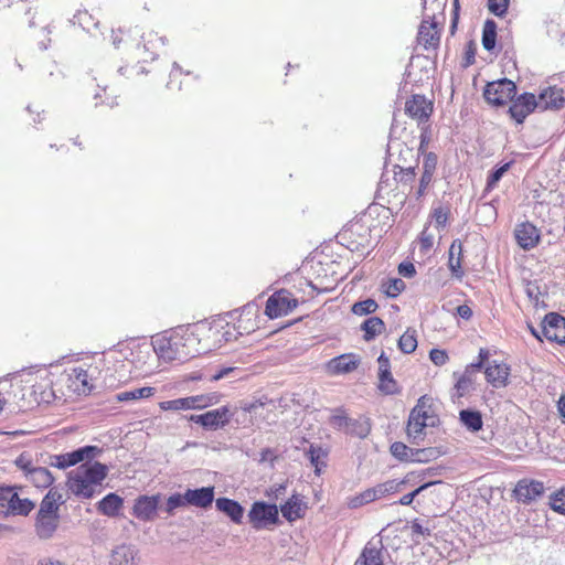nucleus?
<instances>
[{
  "label": "nucleus",
  "instance_id": "obj_1",
  "mask_svg": "<svg viewBox=\"0 0 565 565\" xmlns=\"http://www.w3.org/2000/svg\"><path fill=\"white\" fill-rule=\"evenodd\" d=\"M153 350L164 361H186L200 354V341L189 328H179L170 335L157 337L153 340Z\"/></svg>",
  "mask_w": 565,
  "mask_h": 565
},
{
  "label": "nucleus",
  "instance_id": "obj_2",
  "mask_svg": "<svg viewBox=\"0 0 565 565\" xmlns=\"http://www.w3.org/2000/svg\"><path fill=\"white\" fill-rule=\"evenodd\" d=\"M108 467L98 461L78 466L68 475V489L82 499H89L99 492V487L106 479Z\"/></svg>",
  "mask_w": 565,
  "mask_h": 565
},
{
  "label": "nucleus",
  "instance_id": "obj_3",
  "mask_svg": "<svg viewBox=\"0 0 565 565\" xmlns=\"http://www.w3.org/2000/svg\"><path fill=\"white\" fill-rule=\"evenodd\" d=\"M435 424V416L426 409V397L418 399L416 406L412 409L407 423V435L414 443L422 439L424 429Z\"/></svg>",
  "mask_w": 565,
  "mask_h": 565
},
{
  "label": "nucleus",
  "instance_id": "obj_4",
  "mask_svg": "<svg viewBox=\"0 0 565 565\" xmlns=\"http://www.w3.org/2000/svg\"><path fill=\"white\" fill-rule=\"evenodd\" d=\"M515 94L516 86L514 82L508 78L488 83L483 92L487 102L495 106H502L511 102Z\"/></svg>",
  "mask_w": 565,
  "mask_h": 565
},
{
  "label": "nucleus",
  "instance_id": "obj_5",
  "mask_svg": "<svg viewBox=\"0 0 565 565\" xmlns=\"http://www.w3.org/2000/svg\"><path fill=\"white\" fill-rule=\"evenodd\" d=\"M424 143H419L417 149L409 148L407 143H387V157L394 166L401 170H412L413 162L417 161L418 154L423 149Z\"/></svg>",
  "mask_w": 565,
  "mask_h": 565
},
{
  "label": "nucleus",
  "instance_id": "obj_6",
  "mask_svg": "<svg viewBox=\"0 0 565 565\" xmlns=\"http://www.w3.org/2000/svg\"><path fill=\"white\" fill-rule=\"evenodd\" d=\"M298 305V300L287 290H279L271 295L267 302L265 313L270 318H279L290 313Z\"/></svg>",
  "mask_w": 565,
  "mask_h": 565
},
{
  "label": "nucleus",
  "instance_id": "obj_7",
  "mask_svg": "<svg viewBox=\"0 0 565 565\" xmlns=\"http://www.w3.org/2000/svg\"><path fill=\"white\" fill-rule=\"evenodd\" d=\"M249 522L255 529H262L278 521V508L262 501L255 502L248 512Z\"/></svg>",
  "mask_w": 565,
  "mask_h": 565
},
{
  "label": "nucleus",
  "instance_id": "obj_8",
  "mask_svg": "<svg viewBox=\"0 0 565 565\" xmlns=\"http://www.w3.org/2000/svg\"><path fill=\"white\" fill-rule=\"evenodd\" d=\"M0 505L7 507L13 515H28L35 507L30 499H22L13 489H3L0 492Z\"/></svg>",
  "mask_w": 565,
  "mask_h": 565
},
{
  "label": "nucleus",
  "instance_id": "obj_9",
  "mask_svg": "<svg viewBox=\"0 0 565 565\" xmlns=\"http://www.w3.org/2000/svg\"><path fill=\"white\" fill-rule=\"evenodd\" d=\"M228 406H222L200 415H191L190 420L201 425L205 429H216L228 424L231 418Z\"/></svg>",
  "mask_w": 565,
  "mask_h": 565
},
{
  "label": "nucleus",
  "instance_id": "obj_10",
  "mask_svg": "<svg viewBox=\"0 0 565 565\" xmlns=\"http://www.w3.org/2000/svg\"><path fill=\"white\" fill-rule=\"evenodd\" d=\"M97 452H99V449L97 447L85 446L72 452L54 456L52 458L51 465L58 469H65L78 462H82L85 459H93Z\"/></svg>",
  "mask_w": 565,
  "mask_h": 565
},
{
  "label": "nucleus",
  "instance_id": "obj_11",
  "mask_svg": "<svg viewBox=\"0 0 565 565\" xmlns=\"http://www.w3.org/2000/svg\"><path fill=\"white\" fill-rule=\"evenodd\" d=\"M67 386L77 395L89 394L94 387L93 376L89 374V370L83 366L71 369L67 374Z\"/></svg>",
  "mask_w": 565,
  "mask_h": 565
},
{
  "label": "nucleus",
  "instance_id": "obj_12",
  "mask_svg": "<svg viewBox=\"0 0 565 565\" xmlns=\"http://www.w3.org/2000/svg\"><path fill=\"white\" fill-rule=\"evenodd\" d=\"M140 550L130 543L116 545L109 555V565H139Z\"/></svg>",
  "mask_w": 565,
  "mask_h": 565
},
{
  "label": "nucleus",
  "instance_id": "obj_13",
  "mask_svg": "<svg viewBox=\"0 0 565 565\" xmlns=\"http://www.w3.org/2000/svg\"><path fill=\"white\" fill-rule=\"evenodd\" d=\"M441 24L443 21L429 20V22H425L423 19L417 34L418 44L422 45L425 50L436 49L440 42Z\"/></svg>",
  "mask_w": 565,
  "mask_h": 565
},
{
  "label": "nucleus",
  "instance_id": "obj_14",
  "mask_svg": "<svg viewBox=\"0 0 565 565\" xmlns=\"http://www.w3.org/2000/svg\"><path fill=\"white\" fill-rule=\"evenodd\" d=\"M361 359L354 353H345L331 359L326 364V371L330 375H342L353 372L359 367Z\"/></svg>",
  "mask_w": 565,
  "mask_h": 565
},
{
  "label": "nucleus",
  "instance_id": "obj_15",
  "mask_svg": "<svg viewBox=\"0 0 565 565\" xmlns=\"http://www.w3.org/2000/svg\"><path fill=\"white\" fill-rule=\"evenodd\" d=\"M406 114L419 124L427 121L433 113V103L424 95H413L405 104Z\"/></svg>",
  "mask_w": 565,
  "mask_h": 565
},
{
  "label": "nucleus",
  "instance_id": "obj_16",
  "mask_svg": "<svg viewBox=\"0 0 565 565\" xmlns=\"http://www.w3.org/2000/svg\"><path fill=\"white\" fill-rule=\"evenodd\" d=\"M535 108H539L535 95L532 93H524L513 100L509 111L511 117L516 122L521 124Z\"/></svg>",
  "mask_w": 565,
  "mask_h": 565
},
{
  "label": "nucleus",
  "instance_id": "obj_17",
  "mask_svg": "<svg viewBox=\"0 0 565 565\" xmlns=\"http://www.w3.org/2000/svg\"><path fill=\"white\" fill-rule=\"evenodd\" d=\"M543 333L546 339L565 344V318L558 313H548L544 319Z\"/></svg>",
  "mask_w": 565,
  "mask_h": 565
},
{
  "label": "nucleus",
  "instance_id": "obj_18",
  "mask_svg": "<svg viewBox=\"0 0 565 565\" xmlns=\"http://www.w3.org/2000/svg\"><path fill=\"white\" fill-rule=\"evenodd\" d=\"M543 492V482L536 480H520L514 488V495L522 503H530L536 500Z\"/></svg>",
  "mask_w": 565,
  "mask_h": 565
},
{
  "label": "nucleus",
  "instance_id": "obj_19",
  "mask_svg": "<svg viewBox=\"0 0 565 565\" xmlns=\"http://www.w3.org/2000/svg\"><path fill=\"white\" fill-rule=\"evenodd\" d=\"M539 108L546 109H562L565 106V90L556 86L544 88L537 98Z\"/></svg>",
  "mask_w": 565,
  "mask_h": 565
},
{
  "label": "nucleus",
  "instance_id": "obj_20",
  "mask_svg": "<svg viewBox=\"0 0 565 565\" xmlns=\"http://www.w3.org/2000/svg\"><path fill=\"white\" fill-rule=\"evenodd\" d=\"M354 565H384V551L381 540L369 541Z\"/></svg>",
  "mask_w": 565,
  "mask_h": 565
},
{
  "label": "nucleus",
  "instance_id": "obj_21",
  "mask_svg": "<svg viewBox=\"0 0 565 565\" xmlns=\"http://www.w3.org/2000/svg\"><path fill=\"white\" fill-rule=\"evenodd\" d=\"M484 375L489 384L495 388L504 387L508 385V377L510 369L505 363L498 361H486Z\"/></svg>",
  "mask_w": 565,
  "mask_h": 565
},
{
  "label": "nucleus",
  "instance_id": "obj_22",
  "mask_svg": "<svg viewBox=\"0 0 565 565\" xmlns=\"http://www.w3.org/2000/svg\"><path fill=\"white\" fill-rule=\"evenodd\" d=\"M160 495H141L134 505V515L141 521H151L158 510Z\"/></svg>",
  "mask_w": 565,
  "mask_h": 565
},
{
  "label": "nucleus",
  "instance_id": "obj_23",
  "mask_svg": "<svg viewBox=\"0 0 565 565\" xmlns=\"http://www.w3.org/2000/svg\"><path fill=\"white\" fill-rule=\"evenodd\" d=\"M60 515L36 514L35 533L41 540H50L58 529Z\"/></svg>",
  "mask_w": 565,
  "mask_h": 565
},
{
  "label": "nucleus",
  "instance_id": "obj_24",
  "mask_svg": "<svg viewBox=\"0 0 565 565\" xmlns=\"http://www.w3.org/2000/svg\"><path fill=\"white\" fill-rule=\"evenodd\" d=\"M185 501H188V505L206 509L214 501V487L188 489L185 491Z\"/></svg>",
  "mask_w": 565,
  "mask_h": 565
},
{
  "label": "nucleus",
  "instance_id": "obj_25",
  "mask_svg": "<svg viewBox=\"0 0 565 565\" xmlns=\"http://www.w3.org/2000/svg\"><path fill=\"white\" fill-rule=\"evenodd\" d=\"M515 238L523 249H531L539 243L537 228L531 223L519 224L515 228Z\"/></svg>",
  "mask_w": 565,
  "mask_h": 565
},
{
  "label": "nucleus",
  "instance_id": "obj_26",
  "mask_svg": "<svg viewBox=\"0 0 565 565\" xmlns=\"http://www.w3.org/2000/svg\"><path fill=\"white\" fill-rule=\"evenodd\" d=\"M124 508V499L117 493H108L97 503V511L108 518H116Z\"/></svg>",
  "mask_w": 565,
  "mask_h": 565
},
{
  "label": "nucleus",
  "instance_id": "obj_27",
  "mask_svg": "<svg viewBox=\"0 0 565 565\" xmlns=\"http://www.w3.org/2000/svg\"><path fill=\"white\" fill-rule=\"evenodd\" d=\"M215 507L218 511L226 514L234 523H242L244 509L237 501L228 498H218L215 501Z\"/></svg>",
  "mask_w": 565,
  "mask_h": 565
},
{
  "label": "nucleus",
  "instance_id": "obj_28",
  "mask_svg": "<svg viewBox=\"0 0 565 565\" xmlns=\"http://www.w3.org/2000/svg\"><path fill=\"white\" fill-rule=\"evenodd\" d=\"M61 503H63L61 492L57 489L52 488L43 498L38 514L60 515L58 510Z\"/></svg>",
  "mask_w": 565,
  "mask_h": 565
},
{
  "label": "nucleus",
  "instance_id": "obj_29",
  "mask_svg": "<svg viewBox=\"0 0 565 565\" xmlns=\"http://www.w3.org/2000/svg\"><path fill=\"white\" fill-rule=\"evenodd\" d=\"M446 7V0H423V19L425 22L439 21L441 17L444 22V10Z\"/></svg>",
  "mask_w": 565,
  "mask_h": 565
},
{
  "label": "nucleus",
  "instance_id": "obj_30",
  "mask_svg": "<svg viewBox=\"0 0 565 565\" xmlns=\"http://www.w3.org/2000/svg\"><path fill=\"white\" fill-rule=\"evenodd\" d=\"M461 243L458 239L454 241L449 247L448 267L452 276L459 279L463 276V270L461 268Z\"/></svg>",
  "mask_w": 565,
  "mask_h": 565
},
{
  "label": "nucleus",
  "instance_id": "obj_31",
  "mask_svg": "<svg viewBox=\"0 0 565 565\" xmlns=\"http://www.w3.org/2000/svg\"><path fill=\"white\" fill-rule=\"evenodd\" d=\"M281 514L288 521H295L302 516V503L298 495H291L285 504L280 507Z\"/></svg>",
  "mask_w": 565,
  "mask_h": 565
},
{
  "label": "nucleus",
  "instance_id": "obj_32",
  "mask_svg": "<svg viewBox=\"0 0 565 565\" xmlns=\"http://www.w3.org/2000/svg\"><path fill=\"white\" fill-rule=\"evenodd\" d=\"M221 398L222 395L217 392L189 396L191 409H203L216 405Z\"/></svg>",
  "mask_w": 565,
  "mask_h": 565
},
{
  "label": "nucleus",
  "instance_id": "obj_33",
  "mask_svg": "<svg viewBox=\"0 0 565 565\" xmlns=\"http://www.w3.org/2000/svg\"><path fill=\"white\" fill-rule=\"evenodd\" d=\"M26 478L36 488H47L54 481V478L51 475L50 470L43 467H35L34 469L30 470Z\"/></svg>",
  "mask_w": 565,
  "mask_h": 565
},
{
  "label": "nucleus",
  "instance_id": "obj_34",
  "mask_svg": "<svg viewBox=\"0 0 565 565\" xmlns=\"http://www.w3.org/2000/svg\"><path fill=\"white\" fill-rule=\"evenodd\" d=\"M459 419L471 431H478L482 428V416L478 411L462 409L459 413Z\"/></svg>",
  "mask_w": 565,
  "mask_h": 565
},
{
  "label": "nucleus",
  "instance_id": "obj_35",
  "mask_svg": "<svg viewBox=\"0 0 565 565\" xmlns=\"http://www.w3.org/2000/svg\"><path fill=\"white\" fill-rule=\"evenodd\" d=\"M361 329L364 331V339L371 341L383 332L385 324L381 318L370 317L362 323Z\"/></svg>",
  "mask_w": 565,
  "mask_h": 565
},
{
  "label": "nucleus",
  "instance_id": "obj_36",
  "mask_svg": "<svg viewBox=\"0 0 565 565\" xmlns=\"http://www.w3.org/2000/svg\"><path fill=\"white\" fill-rule=\"evenodd\" d=\"M156 392L154 387L145 386L135 388L131 391L120 392L116 394L115 398L117 402H128L134 399H142L151 397Z\"/></svg>",
  "mask_w": 565,
  "mask_h": 565
},
{
  "label": "nucleus",
  "instance_id": "obj_37",
  "mask_svg": "<svg viewBox=\"0 0 565 565\" xmlns=\"http://www.w3.org/2000/svg\"><path fill=\"white\" fill-rule=\"evenodd\" d=\"M71 23L81 26L88 33L98 26V21L87 10H78L71 19Z\"/></svg>",
  "mask_w": 565,
  "mask_h": 565
},
{
  "label": "nucleus",
  "instance_id": "obj_38",
  "mask_svg": "<svg viewBox=\"0 0 565 565\" xmlns=\"http://www.w3.org/2000/svg\"><path fill=\"white\" fill-rule=\"evenodd\" d=\"M497 43V23L488 19L483 24L482 30V45L484 50L492 51Z\"/></svg>",
  "mask_w": 565,
  "mask_h": 565
},
{
  "label": "nucleus",
  "instance_id": "obj_39",
  "mask_svg": "<svg viewBox=\"0 0 565 565\" xmlns=\"http://www.w3.org/2000/svg\"><path fill=\"white\" fill-rule=\"evenodd\" d=\"M166 39L163 36H158L153 32H149L148 34L142 35V49L145 52L150 53V58L153 60L157 55V50L160 46H164Z\"/></svg>",
  "mask_w": 565,
  "mask_h": 565
},
{
  "label": "nucleus",
  "instance_id": "obj_40",
  "mask_svg": "<svg viewBox=\"0 0 565 565\" xmlns=\"http://www.w3.org/2000/svg\"><path fill=\"white\" fill-rule=\"evenodd\" d=\"M478 358L479 360L477 362L470 363L469 365L466 366L461 376L476 380L477 373H479L482 370L486 361H488L489 359V351L486 349H480Z\"/></svg>",
  "mask_w": 565,
  "mask_h": 565
},
{
  "label": "nucleus",
  "instance_id": "obj_41",
  "mask_svg": "<svg viewBox=\"0 0 565 565\" xmlns=\"http://www.w3.org/2000/svg\"><path fill=\"white\" fill-rule=\"evenodd\" d=\"M417 348L416 331L407 329L398 340V349L404 353H412Z\"/></svg>",
  "mask_w": 565,
  "mask_h": 565
},
{
  "label": "nucleus",
  "instance_id": "obj_42",
  "mask_svg": "<svg viewBox=\"0 0 565 565\" xmlns=\"http://www.w3.org/2000/svg\"><path fill=\"white\" fill-rule=\"evenodd\" d=\"M307 456L312 466L316 468V473L319 475L321 468L326 466L324 459L327 457V452L320 447L310 446L307 451Z\"/></svg>",
  "mask_w": 565,
  "mask_h": 565
},
{
  "label": "nucleus",
  "instance_id": "obj_43",
  "mask_svg": "<svg viewBox=\"0 0 565 565\" xmlns=\"http://www.w3.org/2000/svg\"><path fill=\"white\" fill-rule=\"evenodd\" d=\"M379 388L385 394H395L398 391L396 381L393 379L391 371L379 373Z\"/></svg>",
  "mask_w": 565,
  "mask_h": 565
},
{
  "label": "nucleus",
  "instance_id": "obj_44",
  "mask_svg": "<svg viewBox=\"0 0 565 565\" xmlns=\"http://www.w3.org/2000/svg\"><path fill=\"white\" fill-rule=\"evenodd\" d=\"M473 390H475V379H468V377L460 375L455 385V393L452 396L460 398V397L468 395Z\"/></svg>",
  "mask_w": 565,
  "mask_h": 565
},
{
  "label": "nucleus",
  "instance_id": "obj_45",
  "mask_svg": "<svg viewBox=\"0 0 565 565\" xmlns=\"http://www.w3.org/2000/svg\"><path fill=\"white\" fill-rule=\"evenodd\" d=\"M379 308L377 302L374 299H365L358 301L352 306V312L356 316H365L376 311Z\"/></svg>",
  "mask_w": 565,
  "mask_h": 565
},
{
  "label": "nucleus",
  "instance_id": "obj_46",
  "mask_svg": "<svg viewBox=\"0 0 565 565\" xmlns=\"http://www.w3.org/2000/svg\"><path fill=\"white\" fill-rule=\"evenodd\" d=\"M159 407L162 411H186L191 409L190 399L188 397H181L171 401H164L159 403Z\"/></svg>",
  "mask_w": 565,
  "mask_h": 565
},
{
  "label": "nucleus",
  "instance_id": "obj_47",
  "mask_svg": "<svg viewBox=\"0 0 565 565\" xmlns=\"http://www.w3.org/2000/svg\"><path fill=\"white\" fill-rule=\"evenodd\" d=\"M391 452L398 460L412 462L413 448H409L403 443L396 441L392 444Z\"/></svg>",
  "mask_w": 565,
  "mask_h": 565
},
{
  "label": "nucleus",
  "instance_id": "obj_48",
  "mask_svg": "<svg viewBox=\"0 0 565 565\" xmlns=\"http://www.w3.org/2000/svg\"><path fill=\"white\" fill-rule=\"evenodd\" d=\"M438 456L439 451L436 448L413 449L412 462H428Z\"/></svg>",
  "mask_w": 565,
  "mask_h": 565
},
{
  "label": "nucleus",
  "instance_id": "obj_49",
  "mask_svg": "<svg viewBox=\"0 0 565 565\" xmlns=\"http://www.w3.org/2000/svg\"><path fill=\"white\" fill-rule=\"evenodd\" d=\"M511 162H507L498 168H495L491 174L488 177L487 185H486V192L491 191L495 188L498 182L501 180L503 174L510 169Z\"/></svg>",
  "mask_w": 565,
  "mask_h": 565
},
{
  "label": "nucleus",
  "instance_id": "obj_50",
  "mask_svg": "<svg viewBox=\"0 0 565 565\" xmlns=\"http://www.w3.org/2000/svg\"><path fill=\"white\" fill-rule=\"evenodd\" d=\"M188 505V501H185V493H173L167 499L166 503V512L169 515L174 514V511L179 508H183Z\"/></svg>",
  "mask_w": 565,
  "mask_h": 565
},
{
  "label": "nucleus",
  "instance_id": "obj_51",
  "mask_svg": "<svg viewBox=\"0 0 565 565\" xmlns=\"http://www.w3.org/2000/svg\"><path fill=\"white\" fill-rule=\"evenodd\" d=\"M550 505L555 512L565 515V487L550 497Z\"/></svg>",
  "mask_w": 565,
  "mask_h": 565
},
{
  "label": "nucleus",
  "instance_id": "obj_52",
  "mask_svg": "<svg viewBox=\"0 0 565 565\" xmlns=\"http://www.w3.org/2000/svg\"><path fill=\"white\" fill-rule=\"evenodd\" d=\"M94 99H95V105H107L108 107L113 108L115 107L116 105H118L117 103V97L116 96H110L107 94V87H103V88H99L95 95H94Z\"/></svg>",
  "mask_w": 565,
  "mask_h": 565
},
{
  "label": "nucleus",
  "instance_id": "obj_53",
  "mask_svg": "<svg viewBox=\"0 0 565 565\" xmlns=\"http://www.w3.org/2000/svg\"><path fill=\"white\" fill-rule=\"evenodd\" d=\"M510 0H488V9L494 15L502 18L505 15Z\"/></svg>",
  "mask_w": 565,
  "mask_h": 565
},
{
  "label": "nucleus",
  "instance_id": "obj_54",
  "mask_svg": "<svg viewBox=\"0 0 565 565\" xmlns=\"http://www.w3.org/2000/svg\"><path fill=\"white\" fill-rule=\"evenodd\" d=\"M433 217L437 228L445 227L449 217V209L441 205L434 207Z\"/></svg>",
  "mask_w": 565,
  "mask_h": 565
},
{
  "label": "nucleus",
  "instance_id": "obj_55",
  "mask_svg": "<svg viewBox=\"0 0 565 565\" xmlns=\"http://www.w3.org/2000/svg\"><path fill=\"white\" fill-rule=\"evenodd\" d=\"M405 288V282L399 278L391 279L385 287V294L391 297H397Z\"/></svg>",
  "mask_w": 565,
  "mask_h": 565
},
{
  "label": "nucleus",
  "instance_id": "obj_56",
  "mask_svg": "<svg viewBox=\"0 0 565 565\" xmlns=\"http://www.w3.org/2000/svg\"><path fill=\"white\" fill-rule=\"evenodd\" d=\"M436 482H426L424 484H422L420 487H418L417 489H415L414 491L403 495L398 503L402 504V505H409L414 499L420 493L423 492L424 490H426L427 488L434 486Z\"/></svg>",
  "mask_w": 565,
  "mask_h": 565
},
{
  "label": "nucleus",
  "instance_id": "obj_57",
  "mask_svg": "<svg viewBox=\"0 0 565 565\" xmlns=\"http://www.w3.org/2000/svg\"><path fill=\"white\" fill-rule=\"evenodd\" d=\"M437 166V156L433 152L425 154L423 162V173L434 175Z\"/></svg>",
  "mask_w": 565,
  "mask_h": 565
},
{
  "label": "nucleus",
  "instance_id": "obj_58",
  "mask_svg": "<svg viewBox=\"0 0 565 565\" xmlns=\"http://www.w3.org/2000/svg\"><path fill=\"white\" fill-rule=\"evenodd\" d=\"M407 480L406 479H403V480H387L385 482H383V487H384V492L387 494L390 493H396V492H399L403 487L406 484Z\"/></svg>",
  "mask_w": 565,
  "mask_h": 565
},
{
  "label": "nucleus",
  "instance_id": "obj_59",
  "mask_svg": "<svg viewBox=\"0 0 565 565\" xmlns=\"http://www.w3.org/2000/svg\"><path fill=\"white\" fill-rule=\"evenodd\" d=\"M411 529H412L413 535L426 537V536H430V534H431V529L429 526L423 525L419 520H414L412 522Z\"/></svg>",
  "mask_w": 565,
  "mask_h": 565
},
{
  "label": "nucleus",
  "instance_id": "obj_60",
  "mask_svg": "<svg viewBox=\"0 0 565 565\" xmlns=\"http://www.w3.org/2000/svg\"><path fill=\"white\" fill-rule=\"evenodd\" d=\"M265 403L262 401H256L252 403H244L242 405V409L250 415H262V409L264 408Z\"/></svg>",
  "mask_w": 565,
  "mask_h": 565
},
{
  "label": "nucleus",
  "instance_id": "obj_61",
  "mask_svg": "<svg viewBox=\"0 0 565 565\" xmlns=\"http://www.w3.org/2000/svg\"><path fill=\"white\" fill-rule=\"evenodd\" d=\"M25 109L32 116L33 124H41L45 119V111L39 106L28 105Z\"/></svg>",
  "mask_w": 565,
  "mask_h": 565
},
{
  "label": "nucleus",
  "instance_id": "obj_62",
  "mask_svg": "<svg viewBox=\"0 0 565 565\" xmlns=\"http://www.w3.org/2000/svg\"><path fill=\"white\" fill-rule=\"evenodd\" d=\"M429 358L434 364L439 365V366L444 365L448 360V355H447L446 351L439 350V349H433L429 352Z\"/></svg>",
  "mask_w": 565,
  "mask_h": 565
},
{
  "label": "nucleus",
  "instance_id": "obj_63",
  "mask_svg": "<svg viewBox=\"0 0 565 565\" xmlns=\"http://www.w3.org/2000/svg\"><path fill=\"white\" fill-rule=\"evenodd\" d=\"M15 465L24 472L25 477L29 475L30 470L35 468L25 455H20L15 460Z\"/></svg>",
  "mask_w": 565,
  "mask_h": 565
},
{
  "label": "nucleus",
  "instance_id": "obj_64",
  "mask_svg": "<svg viewBox=\"0 0 565 565\" xmlns=\"http://www.w3.org/2000/svg\"><path fill=\"white\" fill-rule=\"evenodd\" d=\"M285 493H286V484L279 483V484H274L273 487H270L269 491L267 492V495L274 500H279L285 495Z\"/></svg>",
  "mask_w": 565,
  "mask_h": 565
}]
</instances>
